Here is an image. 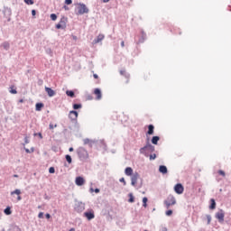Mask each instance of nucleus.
Here are the masks:
<instances>
[{
	"label": "nucleus",
	"mask_w": 231,
	"mask_h": 231,
	"mask_svg": "<svg viewBox=\"0 0 231 231\" xmlns=\"http://www.w3.org/2000/svg\"><path fill=\"white\" fill-rule=\"evenodd\" d=\"M76 14L77 15H84V14H89V9L85 4L79 3L76 5Z\"/></svg>",
	"instance_id": "1"
},
{
	"label": "nucleus",
	"mask_w": 231,
	"mask_h": 231,
	"mask_svg": "<svg viewBox=\"0 0 231 231\" xmlns=\"http://www.w3.org/2000/svg\"><path fill=\"white\" fill-rule=\"evenodd\" d=\"M140 153L149 157V152H154V146L151 143H147L144 147H142L140 150Z\"/></svg>",
	"instance_id": "2"
},
{
	"label": "nucleus",
	"mask_w": 231,
	"mask_h": 231,
	"mask_svg": "<svg viewBox=\"0 0 231 231\" xmlns=\"http://www.w3.org/2000/svg\"><path fill=\"white\" fill-rule=\"evenodd\" d=\"M172 205H176V198L172 195H169L167 199L164 200V207L165 208L169 209Z\"/></svg>",
	"instance_id": "3"
},
{
	"label": "nucleus",
	"mask_w": 231,
	"mask_h": 231,
	"mask_svg": "<svg viewBox=\"0 0 231 231\" xmlns=\"http://www.w3.org/2000/svg\"><path fill=\"white\" fill-rule=\"evenodd\" d=\"M78 155L79 158H80L81 160H88V158H89V153H88V150L83 147H79L78 149Z\"/></svg>",
	"instance_id": "4"
},
{
	"label": "nucleus",
	"mask_w": 231,
	"mask_h": 231,
	"mask_svg": "<svg viewBox=\"0 0 231 231\" xmlns=\"http://www.w3.org/2000/svg\"><path fill=\"white\" fill-rule=\"evenodd\" d=\"M215 217L217 219H218L219 223H223V221H225V211L223 209L218 210Z\"/></svg>",
	"instance_id": "5"
},
{
	"label": "nucleus",
	"mask_w": 231,
	"mask_h": 231,
	"mask_svg": "<svg viewBox=\"0 0 231 231\" xmlns=\"http://www.w3.org/2000/svg\"><path fill=\"white\" fill-rule=\"evenodd\" d=\"M184 190H185V188L181 183H178L174 186V192H176V194H182Z\"/></svg>",
	"instance_id": "6"
},
{
	"label": "nucleus",
	"mask_w": 231,
	"mask_h": 231,
	"mask_svg": "<svg viewBox=\"0 0 231 231\" xmlns=\"http://www.w3.org/2000/svg\"><path fill=\"white\" fill-rule=\"evenodd\" d=\"M84 217H87L88 221H91V219H95V211H93V209H90L84 213Z\"/></svg>",
	"instance_id": "7"
},
{
	"label": "nucleus",
	"mask_w": 231,
	"mask_h": 231,
	"mask_svg": "<svg viewBox=\"0 0 231 231\" xmlns=\"http://www.w3.org/2000/svg\"><path fill=\"white\" fill-rule=\"evenodd\" d=\"M138 178H140V174H138V172H135L132 175L131 183L133 187H136V184L138 183Z\"/></svg>",
	"instance_id": "8"
},
{
	"label": "nucleus",
	"mask_w": 231,
	"mask_h": 231,
	"mask_svg": "<svg viewBox=\"0 0 231 231\" xmlns=\"http://www.w3.org/2000/svg\"><path fill=\"white\" fill-rule=\"evenodd\" d=\"M75 211L78 212V213H80V212H84V210L86 209V207L84 206L83 203H78L76 206H75Z\"/></svg>",
	"instance_id": "9"
},
{
	"label": "nucleus",
	"mask_w": 231,
	"mask_h": 231,
	"mask_svg": "<svg viewBox=\"0 0 231 231\" xmlns=\"http://www.w3.org/2000/svg\"><path fill=\"white\" fill-rule=\"evenodd\" d=\"M17 196L16 201H21L23 198L21 197V189H14V191L11 192V196Z\"/></svg>",
	"instance_id": "10"
},
{
	"label": "nucleus",
	"mask_w": 231,
	"mask_h": 231,
	"mask_svg": "<svg viewBox=\"0 0 231 231\" xmlns=\"http://www.w3.org/2000/svg\"><path fill=\"white\" fill-rule=\"evenodd\" d=\"M75 183L76 185H78V187H82V185L86 183V180L82 177H77L75 180Z\"/></svg>",
	"instance_id": "11"
},
{
	"label": "nucleus",
	"mask_w": 231,
	"mask_h": 231,
	"mask_svg": "<svg viewBox=\"0 0 231 231\" xmlns=\"http://www.w3.org/2000/svg\"><path fill=\"white\" fill-rule=\"evenodd\" d=\"M45 91L48 95V97H55L56 92L51 88L45 87Z\"/></svg>",
	"instance_id": "12"
},
{
	"label": "nucleus",
	"mask_w": 231,
	"mask_h": 231,
	"mask_svg": "<svg viewBox=\"0 0 231 231\" xmlns=\"http://www.w3.org/2000/svg\"><path fill=\"white\" fill-rule=\"evenodd\" d=\"M69 117L70 118V120H77V118L79 117V113L77 111H70Z\"/></svg>",
	"instance_id": "13"
},
{
	"label": "nucleus",
	"mask_w": 231,
	"mask_h": 231,
	"mask_svg": "<svg viewBox=\"0 0 231 231\" xmlns=\"http://www.w3.org/2000/svg\"><path fill=\"white\" fill-rule=\"evenodd\" d=\"M94 95H96L97 100L102 99V91H100V88H95Z\"/></svg>",
	"instance_id": "14"
},
{
	"label": "nucleus",
	"mask_w": 231,
	"mask_h": 231,
	"mask_svg": "<svg viewBox=\"0 0 231 231\" xmlns=\"http://www.w3.org/2000/svg\"><path fill=\"white\" fill-rule=\"evenodd\" d=\"M106 36L104 34H98L96 40H94L95 44H98V42H102Z\"/></svg>",
	"instance_id": "15"
},
{
	"label": "nucleus",
	"mask_w": 231,
	"mask_h": 231,
	"mask_svg": "<svg viewBox=\"0 0 231 231\" xmlns=\"http://www.w3.org/2000/svg\"><path fill=\"white\" fill-rule=\"evenodd\" d=\"M68 23V18H66V17H61V19H60V24L62 26V27H64V28H66V23Z\"/></svg>",
	"instance_id": "16"
},
{
	"label": "nucleus",
	"mask_w": 231,
	"mask_h": 231,
	"mask_svg": "<svg viewBox=\"0 0 231 231\" xmlns=\"http://www.w3.org/2000/svg\"><path fill=\"white\" fill-rule=\"evenodd\" d=\"M159 172H161L162 174H167V166L161 165L159 167Z\"/></svg>",
	"instance_id": "17"
},
{
	"label": "nucleus",
	"mask_w": 231,
	"mask_h": 231,
	"mask_svg": "<svg viewBox=\"0 0 231 231\" xmlns=\"http://www.w3.org/2000/svg\"><path fill=\"white\" fill-rule=\"evenodd\" d=\"M125 174L126 176H133V168L127 167V168L125 170Z\"/></svg>",
	"instance_id": "18"
},
{
	"label": "nucleus",
	"mask_w": 231,
	"mask_h": 231,
	"mask_svg": "<svg viewBox=\"0 0 231 231\" xmlns=\"http://www.w3.org/2000/svg\"><path fill=\"white\" fill-rule=\"evenodd\" d=\"M147 134H149V135L154 134V125H150L148 126Z\"/></svg>",
	"instance_id": "19"
},
{
	"label": "nucleus",
	"mask_w": 231,
	"mask_h": 231,
	"mask_svg": "<svg viewBox=\"0 0 231 231\" xmlns=\"http://www.w3.org/2000/svg\"><path fill=\"white\" fill-rule=\"evenodd\" d=\"M158 142H160V136H153L152 138V143H153V145H158Z\"/></svg>",
	"instance_id": "20"
},
{
	"label": "nucleus",
	"mask_w": 231,
	"mask_h": 231,
	"mask_svg": "<svg viewBox=\"0 0 231 231\" xmlns=\"http://www.w3.org/2000/svg\"><path fill=\"white\" fill-rule=\"evenodd\" d=\"M43 107H44V104H42V103H37L35 106V109L37 111H41Z\"/></svg>",
	"instance_id": "21"
},
{
	"label": "nucleus",
	"mask_w": 231,
	"mask_h": 231,
	"mask_svg": "<svg viewBox=\"0 0 231 231\" xmlns=\"http://www.w3.org/2000/svg\"><path fill=\"white\" fill-rule=\"evenodd\" d=\"M128 198H129L128 199L129 203H134V196L133 195V193H129Z\"/></svg>",
	"instance_id": "22"
},
{
	"label": "nucleus",
	"mask_w": 231,
	"mask_h": 231,
	"mask_svg": "<svg viewBox=\"0 0 231 231\" xmlns=\"http://www.w3.org/2000/svg\"><path fill=\"white\" fill-rule=\"evenodd\" d=\"M211 205L209 206V208L211 210H214V208H216V200L214 199H211Z\"/></svg>",
	"instance_id": "23"
},
{
	"label": "nucleus",
	"mask_w": 231,
	"mask_h": 231,
	"mask_svg": "<svg viewBox=\"0 0 231 231\" xmlns=\"http://www.w3.org/2000/svg\"><path fill=\"white\" fill-rule=\"evenodd\" d=\"M2 46L4 47V50H10V43L8 42H5Z\"/></svg>",
	"instance_id": "24"
},
{
	"label": "nucleus",
	"mask_w": 231,
	"mask_h": 231,
	"mask_svg": "<svg viewBox=\"0 0 231 231\" xmlns=\"http://www.w3.org/2000/svg\"><path fill=\"white\" fill-rule=\"evenodd\" d=\"M66 95L68 97H71V98H73V97H75V92H73L72 90H67Z\"/></svg>",
	"instance_id": "25"
},
{
	"label": "nucleus",
	"mask_w": 231,
	"mask_h": 231,
	"mask_svg": "<svg viewBox=\"0 0 231 231\" xmlns=\"http://www.w3.org/2000/svg\"><path fill=\"white\" fill-rule=\"evenodd\" d=\"M5 214L6 216H10L12 214V209L10 208V207H7L5 210H4Z\"/></svg>",
	"instance_id": "26"
},
{
	"label": "nucleus",
	"mask_w": 231,
	"mask_h": 231,
	"mask_svg": "<svg viewBox=\"0 0 231 231\" xmlns=\"http://www.w3.org/2000/svg\"><path fill=\"white\" fill-rule=\"evenodd\" d=\"M147 201H148L147 197H144L143 199V207H144V208H147Z\"/></svg>",
	"instance_id": "27"
},
{
	"label": "nucleus",
	"mask_w": 231,
	"mask_h": 231,
	"mask_svg": "<svg viewBox=\"0 0 231 231\" xmlns=\"http://www.w3.org/2000/svg\"><path fill=\"white\" fill-rule=\"evenodd\" d=\"M80 107H82V105H80V104H74L73 105V109H80Z\"/></svg>",
	"instance_id": "28"
},
{
	"label": "nucleus",
	"mask_w": 231,
	"mask_h": 231,
	"mask_svg": "<svg viewBox=\"0 0 231 231\" xmlns=\"http://www.w3.org/2000/svg\"><path fill=\"white\" fill-rule=\"evenodd\" d=\"M25 5H33V0H23Z\"/></svg>",
	"instance_id": "29"
},
{
	"label": "nucleus",
	"mask_w": 231,
	"mask_h": 231,
	"mask_svg": "<svg viewBox=\"0 0 231 231\" xmlns=\"http://www.w3.org/2000/svg\"><path fill=\"white\" fill-rule=\"evenodd\" d=\"M51 21H57V14H51Z\"/></svg>",
	"instance_id": "30"
},
{
	"label": "nucleus",
	"mask_w": 231,
	"mask_h": 231,
	"mask_svg": "<svg viewBox=\"0 0 231 231\" xmlns=\"http://www.w3.org/2000/svg\"><path fill=\"white\" fill-rule=\"evenodd\" d=\"M56 28H57V30H64L65 29L60 23H57Z\"/></svg>",
	"instance_id": "31"
},
{
	"label": "nucleus",
	"mask_w": 231,
	"mask_h": 231,
	"mask_svg": "<svg viewBox=\"0 0 231 231\" xmlns=\"http://www.w3.org/2000/svg\"><path fill=\"white\" fill-rule=\"evenodd\" d=\"M10 93H12V95H17V90L14 89V87H11Z\"/></svg>",
	"instance_id": "32"
},
{
	"label": "nucleus",
	"mask_w": 231,
	"mask_h": 231,
	"mask_svg": "<svg viewBox=\"0 0 231 231\" xmlns=\"http://www.w3.org/2000/svg\"><path fill=\"white\" fill-rule=\"evenodd\" d=\"M65 158H66L68 163H71L72 160H71V156L70 155H66Z\"/></svg>",
	"instance_id": "33"
},
{
	"label": "nucleus",
	"mask_w": 231,
	"mask_h": 231,
	"mask_svg": "<svg viewBox=\"0 0 231 231\" xmlns=\"http://www.w3.org/2000/svg\"><path fill=\"white\" fill-rule=\"evenodd\" d=\"M49 172H50V174H55V168L51 167V168L49 169Z\"/></svg>",
	"instance_id": "34"
},
{
	"label": "nucleus",
	"mask_w": 231,
	"mask_h": 231,
	"mask_svg": "<svg viewBox=\"0 0 231 231\" xmlns=\"http://www.w3.org/2000/svg\"><path fill=\"white\" fill-rule=\"evenodd\" d=\"M207 219H208V225H210V222L212 221V217H210V215H207Z\"/></svg>",
	"instance_id": "35"
},
{
	"label": "nucleus",
	"mask_w": 231,
	"mask_h": 231,
	"mask_svg": "<svg viewBox=\"0 0 231 231\" xmlns=\"http://www.w3.org/2000/svg\"><path fill=\"white\" fill-rule=\"evenodd\" d=\"M165 215L166 216H172V210L171 209H169L165 212Z\"/></svg>",
	"instance_id": "36"
},
{
	"label": "nucleus",
	"mask_w": 231,
	"mask_h": 231,
	"mask_svg": "<svg viewBox=\"0 0 231 231\" xmlns=\"http://www.w3.org/2000/svg\"><path fill=\"white\" fill-rule=\"evenodd\" d=\"M55 127H57V125L50 124L49 129L53 130Z\"/></svg>",
	"instance_id": "37"
},
{
	"label": "nucleus",
	"mask_w": 231,
	"mask_h": 231,
	"mask_svg": "<svg viewBox=\"0 0 231 231\" xmlns=\"http://www.w3.org/2000/svg\"><path fill=\"white\" fill-rule=\"evenodd\" d=\"M88 143H91V140L89 139H84V144L88 145Z\"/></svg>",
	"instance_id": "38"
},
{
	"label": "nucleus",
	"mask_w": 231,
	"mask_h": 231,
	"mask_svg": "<svg viewBox=\"0 0 231 231\" xmlns=\"http://www.w3.org/2000/svg\"><path fill=\"white\" fill-rule=\"evenodd\" d=\"M218 174H220V176H223V177L226 176V173H225V171L223 170H219L218 171Z\"/></svg>",
	"instance_id": "39"
},
{
	"label": "nucleus",
	"mask_w": 231,
	"mask_h": 231,
	"mask_svg": "<svg viewBox=\"0 0 231 231\" xmlns=\"http://www.w3.org/2000/svg\"><path fill=\"white\" fill-rule=\"evenodd\" d=\"M150 160H156V153L151 154Z\"/></svg>",
	"instance_id": "40"
},
{
	"label": "nucleus",
	"mask_w": 231,
	"mask_h": 231,
	"mask_svg": "<svg viewBox=\"0 0 231 231\" xmlns=\"http://www.w3.org/2000/svg\"><path fill=\"white\" fill-rule=\"evenodd\" d=\"M73 0H65V5H71Z\"/></svg>",
	"instance_id": "41"
},
{
	"label": "nucleus",
	"mask_w": 231,
	"mask_h": 231,
	"mask_svg": "<svg viewBox=\"0 0 231 231\" xmlns=\"http://www.w3.org/2000/svg\"><path fill=\"white\" fill-rule=\"evenodd\" d=\"M43 216H44V213L40 212L39 215H38V217H39L40 219H42Z\"/></svg>",
	"instance_id": "42"
},
{
	"label": "nucleus",
	"mask_w": 231,
	"mask_h": 231,
	"mask_svg": "<svg viewBox=\"0 0 231 231\" xmlns=\"http://www.w3.org/2000/svg\"><path fill=\"white\" fill-rule=\"evenodd\" d=\"M119 181H120L121 183H124V185L126 184V183H125V179H124V178H121V179L119 180Z\"/></svg>",
	"instance_id": "43"
},
{
	"label": "nucleus",
	"mask_w": 231,
	"mask_h": 231,
	"mask_svg": "<svg viewBox=\"0 0 231 231\" xmlns=\"http://www.w3.org/2000/svg\"><path fill=\"white\" fill-rule=\"evenodd\" d=\"M120 75H127V73L125 72V70H120Z\"/></svg>",
	"instance_id": "44"
},
{
	"label": "nucleus",
	"mask_w": 231,
	"mask_h": 231,
	"mask_svg": "<svg viewBox=\"0 0 231 231\" xmlns=\"http://www.w3.org/2000/svg\"><path fill=\"white\" fill-rule=\"evenodd\" d=\"M45 217H46L47 219H50V217H51V215H50L49 213H47V214L45 215Z\"/></svg>",
	"instance_id": "45"
},
{
	"label": "nucleus",
	"mask_w": 231,
	"mask_h": 231,
	"mask_svg": "<svg viewBox=\"0 0 231 231\" xmlns=\"http://www.w3.org/2000/svg\"><path fill=\"white\" fill-rule=\"evenodd\" d=\"M63 8H64V10H69V7L67 5H64Z\"/></svg>",
	"instance_id": "46"
},
{
	"label": "nucleus",
	"mask_w": 231,
	"mask_h": 231,
	"mask_svg": "<svg viewBox=\"0 0 231 231\" xmlns=\"http://www.w3.org/2000/svg\"><path fill=\"white\" fill-rule=\"evenodd\" d=\"M95 192H96V194H98V192H100V189H96Z\"/></svg>",
	"instance_id": "47"
},
{
	"label": "nucleus",
	"mask_w": 231,
	"mask_h": 231,
	"mask_svg": "<svg viewBox=\"0 0 231 231\" xmlns=\"http://www.w3.org/2000/svg\"><path fill=\"white\" fill-rule=\"evenodd\" d=\"M32 15H36L35 10H32Z\"/></svg>",
	"instance_id": "48"
},
{
	"label": "nucleus",
	"mask_w": 231,
	"mask_h": 231,
	"mask_svg": "<svg viewBox=\"0 0 231 231\" xmlns=\"http://www.w3.org/2000/svg\"><path fill=\"white\" fill-rule=\"evenodd\" d=\"M38 136H39V138L42 139V134L39 133Z\"/></svg>",
	"instance_id": "49"
},
{
	"label": "nucleus",
	"mask_w": 231,
	"mask_h": 231,
	"mask_svg": "<svg viewBox=\"0 0 231 231\" xmlns=\"http://www.w3.org/2000/svg\"><path fill=\"white\" fill-rule=\"evenodd\" d=\"M121 46H122V48H124V46H125V43L124 42H122Z\"/></svg>",
	"instance_id": "50"
},
{
	"label": "nucleus",
	"mask_w": 231,
	"mask_h": 231,
	"mask_svg": "<svg viewBox=\"0 0 231 231\" xmlns=\"http://www.w3.org/2000/svg\"><path fill=\"white\" fill-rule=\"evenodd\" d=\"M93 77H94V79H98V75H97V74H94Z\"/></svg>",
	"instance_id": "51"
},
{
	"label": "nucleus",
	"mask_w": 231,
	"mask_h": 231,
	"mask_svg": "<svg viewBox=\"0 0 231 231\" xmlns=\"http://www.w3.org/2000/svg\"><path fill=\"white\" fill-rule=\"evenodd\" d=\"M69 152H73V147H70V148L69 149Z\"/></svg>",
	"instance_id": "52"
},
{
	"label": "nucleus",
	"mask_w": 231,
	"mask_h": 231,
	"mask_svg": "<svg viewBox=\"0 0 231 231\" xmlns=\"http://www.w3.org/2000/svg\"><path fill=\"white\" fill-rule=\"evenodd\" d=\"M103 3H109V0H102Z\"/></svg>",
	"instance_id": "53"
},
{
	"label": "nucleus",
	"mask_w": 231,
	"mask_h": 231,
	"mask_svg": "<svg viewBox=\"0 0 231 231\" xmlns=\"http://www.w3.org/2000/svg\"><path fill=\"white\" fill-rule=\"evenodd\" d=\"M19 102H20L21 104H23V102H24V100L20 99Z\"/></svg>",
	"instance_id": "54"
},
{
	"label": "nucleus",
	"mask_w": 231,
	"mask_h": 231,
	"mask_svg": "<svg viewBox=\"0 0 231 231\" xmlns=\"http://www.w3.org/2000/svg\"><path fill=\"white\" fill-rule=\"evenodd\" d=\"M14 178H19V175H14Z\"/></svg>",
	"instance_id": "55"
},
{
	"label": "nucleus",
	"mask_w": 231,
	"mask_h": 231,
	"mask_svg": "<svg viewBox=\"0 0 231 231\" xmlns=\"http://www.w3.org/2000/svg\"><path fill=\"white\" fill-rule=\"evenodd\" d=\"M69 231H75V228H70Z\"/></svg>",
	"instance_id": "56"
},
{
	"label": "nucleus",
	"mask_w": 231,
	"mask_h": 231,
	"mask_svg": "<svg viewBox=\"0 0 231 231\" xmlns=\"http://www.w3.org/2000/svg\"><path fill=\"white\" fill-rule=\"evenodd\" d=\"M25 151H26V152H30V150H28V149H26Z\"/></svg>",
	"instance_id": "57"
}]
</instances>
